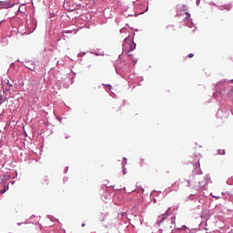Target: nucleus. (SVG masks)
I'll list each match as a JSON object with an SVG mask.
<instances>
[{
  "label": "nucleus",
  "instance_id": "obj_5",
  "mask_svg": "<svg viewBox=\"0 0 233 233\" xmlns=\"http://www.w3.org/2000/svg\"><path fill=\"white\" fill-rule=\"evenodd\" d=\"M187 57H194V54L190 53L189 55H187Z\"/></svg>",
  "mask_w": 233,
  "mask_h": 233
},
{
  "label": "nucleus",
  "instance_id": "obj_3",
  "mask_svg": "<svg viewBox=\"0 0 233 233\" xmlns=\"http://www.w3.org/2000/svg\"><path fill=\"white\" fill-rule=\"evenodd\" d=\"M0 8H12L8 2H0Z\"/></svg>",
  "mask_w": 233,
  "mask_h": 233
},
{
  "label": "nucleus",
  "instance_id": "obj_2",
  "mask_svg": "<svg viewBox=\"0 0 233 233\" xmlns=\"http://www.w3.org/2000/svg\"><path fill=\"white\" fill-rule=\"evenodd\" d=\"M215 88L218 94H220V96H233V89L228 91V86L223 82L217 83Z\"/></svg>",
  "mask_w": 233,
  "mask_h": 233
},
{
  "label": "nucleus",
  "instance_id": "obj_1",
  "mask_svg": "<svg viewBox=\"0 0 233 233\" xmlns=\"http://www.w3.org/2000/svg\"><path fill=\"white\" fill-rule=\"evenodd\" d=\"M123 48L126 52H127L128 57H131V59H133V63H137V60L134 59V55L130 54V52L136 50V44L134 43L132 37L127 36L124 40Z\"/></svg>",
  "mask_w": 233,
  "mask_h": 233
},
{
  "label": "nucleus",
  "instance_id": "obj_8",
  "mask_svg": "<svg viewBox=\"0 0 233 233\" xmlns=\"http://www.w3.org/2000/svg\"><path fill=\"white\" fill-rule=\"evenodd\" d=\"M0 105H3V102H2V101H0Z\"/></svg>",
  "mask_w": 233,
  "mask_h": 233
},
{
  "label": "nucleus",
  "instance_id": "obj_6",
  "mask_svg": "<svg viewBox=\"0 0 233 233\" xmlns=\"http://www.w3.org/2000/svg\"><path fill=\"white\" fill-rule=\"evenodd\" d=\"M7 85L10 88H12V84L10 83V81H7Z\"/></svg>",
  "mask_w": 233,
  "mask_h": 233
},
{
  "label": "nucleus",
  "instance_id": "obj_9",
  "mask_svg": "<svg viewBox=\"0 0 233 233\" xmlns=\"http://www.w3.org/2000/svg\"><path fill=\"white\" fill-rule=\"evenodd\" d=\"M82 227H85V224H82Z\"/></svg>",
  "mask_w": 233,
  "mask_h": 233
},
{
  "label": "nucleus",
  "instance_id": "obj_4",
  "mask_svg": "<svg viewBox=\"0 0 233 233\" xmlns=\"http://www.w3.org/2000/svg\"><path fill=\"white\" fill-rule=\"evenodd\" d=\"M218 154H219L220 156H225V149H219V150H218Z\"/></svg>",
  "mask_w": 233,
  "mask_h": 233
},
{
  "label": "nucleus",
  "instance_id": "obj_7",
  "mask_svg": "<svg viewBox=\"0 0 233 233\" xmlns=\"http://www.w3.org/2000/svg\"><path fill=\"white\" fill-rule=\"evenodd\" d=\"M5 192H6V189H4V190L2 191V194H5Z\"/></svg>",
  "mask_w": 233,
  "mask_h": 233
}]
</instances>
